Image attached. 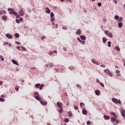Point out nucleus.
<instances>
[{"label": "nucleus", "mask_w": 125, "mask_h": 125, "mask_svg": "<svg viewBox=\"0 0 125 125\" xmlns=\"http://www.w3.org/2000/svg\"><path fill=\"white\" fill-rule=\"evenodd\" d=\"M34 97L37 100H38V101H41V100H42V98L40 97V94H39V93L38 92L34 93Z\"/></svg>", "instance_id": "obj_1"}, {"label": "nucleus", "mask_w": 125, "mask_h": 125, "mask_svg": "<svg viewBox=\"0 0 125 125\" xmlns=\"http://www.w3.org/2000/svg\"><path fill=\"white\" fill-rule=\"evenodd\" d=\"M112 102L115 103V104H122V102H121V100H118L117 99L113 98L112 99Z\"/></svg>", "instance_id": "obj_2"}, {"label": "nucleus", "mask_w": 125, "mask_h": 125, "mask_svg": "<svg viewBox=\"0 0 125 125\" xmlns=\"http://www.w3.org/2000/svg\"><path fill=\"white\" fill-rule=\"evenodd\" d=\"M43 86H44V85L42 84L41 85V83H37L35 85V87H37V88H39L40 90H42V87H43Z\"/></svg>", "instance_id": "obj_3"}, {"label": "nucleus", "mask_w": 125, "mask_h": 125, "mask_svg": "<svg viewBox=\"0 0 125 125\" xmlns=\"http://www.w3.org/2000/svg\"><path fill=\"white\" fill-rule=\"evenodd\" d=\"M45 66L46 68H48V67L51 68L52 67H54V63L53 62H49L48 64H46Z\"/></svg>", "instance_id": "obj_4"}, {"label": "nucleus", "mask_w": 125, "mask_h": 125, "mask_svg": "<svg viewBox=\"0 0 125 125\" xmlns=\"http://www.w3.org/2000/svg\"><path fill=\"white\" fill-rule=\"evenodd\" d=\"M104 73H106V74H108L110 76V77H113V74L109 70V69H106L104 70Z\"/></svg>", "instance_id": "obj_5"}, {"label": "nucleus", "mask_w": 125, "mask_h": 125, "mask_svg": "<svg viewBox=\"0 0 125 125\" xmlns=\"http://www.w3.org/2000/svg\"><path fill=\"white\" fill-rule=\"evenodd\" d=\"M77 40L80 42L82 43V44H85V41L81 40L79 37L77 38Z\"/></svg>", "instance_id": "obj_6"}, {"label": "nucleus", "mask_w": 125, "mask_h": 125, "mask_svg": "<svg viewBox=\"0 0 125 125\" xmlns=\"http://www.w3.org/2000/svg\"><path fill=\"white\" fill-rule=\"evenodd\" d=\"M58 107L60 109H62V103L58 102L57 103Z\"/></svg>", "instance_id": "obj_7"}, {"label": "nucleus", "mask_w": 125, "mask_h": 125, "mask_svg": "<svg viewBox=\"0 0 125 125\" xmlns=\"http://www.w3.org/2000/svg\"><path fill=\"white\" fill-rule=\"evenodd\" d=\"M76 35H78V36L81 35V34H82V31L81 29H78L77 31L76 32Z\"/></svg>", "instance_id": "obj_8"}, {"label": "nucleus", "mask_w": 125, "mask_h": 125, "mask_svg": "<svg viewBox=\"0 0 125 125\" xmlns=\"http://www.w3.org/2000/svg\"><path fill=\"white\" fill-rule=\"evenodd\" d=\"M110 115H112V116H113V117L114 118H118V115L115 113V112H111Z\"/></svg>", "instance_id": "obj_9"}, {"label": "nucleus", "mask_w": 125, "mask_h": 125, "mask_svg": "<svg viewBox=\"0 0 125 125\" xmlns=\"http://www.w3.org/2000/svg\"><path fill=\"white\" fill-rule=\"evenodd\" d=\"M6 37H7L8 38V39H12V38H13L12 35H10L9 34H6Z\"/></svg>", "instance_id": "obj_10"}, {"label": "nucleus", "mask_w": 125, "mask_h": 125, "mask_svg": "<svg viewBox=\"0 0 125 125\" xmlns=\"http://www.w3.org/2000/svg\"><path fill=\"white\" fill-rule=\"evenodd\" d=\"M95 93L96 94V95H100L99 94H100L101 93V92H100V90H96L95 91Z\"/></svg>", "instance_id": "obj_11"}, {"label": "nucleus", "mask_w": 125, "mask_h": 125, "mask_svg": "<svg viewBox=\"0 0 125 125\" xmlns=\"http://www.w3.org/2000/svg\"><path fill=\"white\" fill-rule=\"evenodd\" d=\"M80 39L81 40H83V41H85V40L86 39V38L85 37V36H84L83 35H81L80 36Z\"/></svg>", "instance_id": "obj_12"}, {"label": "nucleus", "mask_w": 125, "mask_h": 125, "mask_svg": "<svg viewBox=\"0 0 125 125\" xmlns=\"http://www.w3.org/2000/svg\"><path fill=\"white\" fill-rule=\"evenodd\" d=\"M1 19L4 21H6V20H7V17H6V16H3L2 17Z\"/></svg>", "instance_id": "obj_13"}, {"label": "nucleus", "mask_w": 125, "mask_h": 125, "mask_svg": "<svg viewBox=\"0 0 125 125\" xmlns=\"http://www.w3.org/2000/svg\"><path fill=\"white\" fill-rule=\"evenodd\" d=\"M117 120V118L115 117H111V121L112 123H115V121Z\"/></svg>", "instance_id": "obj_14"}, {"label": "nucleus", "mask_w": 125, "mask_h": 125, "mask_svg": "<svg viewBox=\"0 0 125 125\" xmlns=\"http://www.w3.org/2000/svg\"><path fill=\"white\" fill-rule=\"evenodd\" d=\"M51 12V11H50L49 8H48V7L46 8V10H45L46 13H50Z\"/></svg>", "instance_id": "obj_15"}, {"label": "nucleus", "mask_w": 125, "mask_h": 125, "mask_svg": "<svg viewBox=\"0 0 125 125\" xmlns=\"http://www.w3.org/2000/svg\"><path fill=\"white\" fill-rule=\"evenodd\" d=\"M107 41H108V39H107L105 37L103 38V42L104 43H105L106 42H107Z\"/></svg>", "instance_id": "obj_16"}, {"label": "nucleus", "mask_w": 125, "mask_h": 125, "mask_svg": "<svg viewBox=\"0 0 125 125\" xmlns=\"http://www.w3.org/2000/svg\"><path fill=\"white\" fill-rule=\"evenodd\" d=\"M40 102L41 104H42V105H46V104H47V102H46V101H42Z\"/></svg>", "instance_id": "obj_17"}, {"label": "nucleus", "mask_w": 125, "mask_h": 125, "mask_svg": "<svg viewBox=\"0 0 125 125\" xmlns=\"http://www.w3.org/2000/svg\"><path fill=\"white\" fill-rule=\"evenodd\" d=\"M104 120H109L110 119V116L107 115H104Z\"/></svg>", "instance_id": "obj_18"}, {"label": "nucleus", "mask_w": 125, "mask_h": 125, "mask_svg": "<svg viewBox=\"0 0 125 125\" xmlns=\"http://www.w3.org/2000/svg\"><path fill=\"white\" fill-rule=\"evenodd\" d=\"M21 16H23L24 15V11L22 10H21L20 12Z\"/></svg>", "instance_id": "obj_19"}, {"label": "nucleus", "mask_w": 125, "mask_h": 125, "mask_svg": "<svg viewBox=\"0 0 125 125\" xmlns=\"http://www.w3.org/2000/svg\"><path fill=\"white\" fill-rule=\"evenodd\" d=\"M82 113L83 115H86L87 114V111H86V110L83 109Z\"/></svg>", "instance_id": "obj_20"}, {"label": "nucleus", "mask_w": 125, "mask_h": 125, "mask_svg": "<svg viewBox=\"0 0 125 125\" xmlns=\"http://www.w3.org/2000/svg\"><path fill=\"white\" fill-rule=\"evenodd\" d=\"M118 26L119 27V28H122V27H123V23L122 22L118 23Z\"/></svg>", "instance_id": "obj_21"}, {"label": "nucleus", "mask_w": 125, "mask_h": 125, "mask_svg": "<svg viewBox=\"0 0 125 125\" xmlns=\"http://www.w3.org/2000/svg\"><path fill=\"white\" fill-rule=\"evenodd\" d=\"M121 114L123 116V117H125V110H122L121 111Z\"/></svg>", "instance_id": "obj_22"}, {"label": "nucleus", "mask_w": 125, "mask_h": 125, "mask_svg": "<svg viewBox=\"0 0 125 125\" xmlns=\"http://www.w3.org/2000/svg\"><path fill=\"white\" fill-rule=\"evenodd\" d=\"M107 36L109 37V38H113V35H112V33L110 32L108 33L107 34Z\"/></svg>", "instance_id": "obj_23"}, {"label": "nucleus", "mask_w": 125, "mask_h": 125, "mask_svg": "<svg viewBox=\"0 0 125 125\" xmlns=\"http://www.w3.org/2000/svg\"><path fill=\"white\" fill-rule=\"evenodd\" d=\"M12 62L15 65H17V64H18V62H17V61H16L14 60H12Z\"/></svg>", "instance_id": "obj_24"}, {"label": "nucleus", "mask_w": 125, "mask_h": 125, "mask_svg": "<svg viewBox=\"0 0 125 125\" xmlns=\"http://www.w3.org/2000/svg\"><path fill=\"white\" fill-rule=\"evenodd\" d=\"M115 49L116 50H118V51H121V49H120V47L119 46H116L115 47Z\"/></svg>", "instance_id": "obj_25"}, {"label": "nucleus", "mask_w": 125, "mask_h": 125, "mask_svg": "<svg viewBox=\"0 0 125 125\" xmlns=\"http://www.w3.org/2000/svg\"><path fill=\"white\" fill-rule=\"evenodd\" d=\"M68 115L70 117H72V116H73V113H72V112L71 111H68Z\"/></svg>", "instance_id": "obj_26"}, {"label": "nucleus", "mask_w": 125, "mask_h": 125, "mask_svg": "<svg viewBox=\"0 0 125 125\" xmlns=\"http://www.w3.org/2000/svg\"><path fill=\"white\" fill-rule=\"evenodd\" d=\"M14 36L15 37V38H19L20 35H19V34L16 33L15 34Z\"/></svg>", "instance_id": "obj_27"}, {"label": "nucleus", "mask_w": 125, "mask_h": 125, "mask_svg": "<svg viewBox=\"0 0 125 125\" xmlns=\"http://www.w3.org/2000/svg\"><path fill=\"white\" fill-rule=\"evenodd\" d=\"M59 112L60 113V114H62V113H63V108H60Z\"/></svg>", "instance_id": "obj_28"}, {"label": "nucleus", "mask_w": 125, "mask_h": 125, "mask_svg": "<svg viewBox=\"0 0 125 125\" xmlns=\"http://www.w3.org/2000/svg\"><path fill=\"white\" fill-rule=\"evenodd\" d=\"M77 87H79L80 89H82V85H80V84H76Z\"/></svg>", "instance_id": "obj_29"}, {"label": "nucleus", "mask_w": 125, "mask_h": 125, "mask_svg": "<svg viewBox=\"0 0 125 125\" xmlns=\"http://www.w3.org/2000/svg\"><path fill=\"white\" fill-rule=\"evenodd\" d=\"M53 53H54L53 51H50L48 52L49 55H53Z\"/></svg>", "instance_id": "obj_30"}, {"label": "nucleus", "mask_w": 125, "mask_h": 125, "mask_svg": "<svg viewBox=\"0 0 125 125\" xmlns=\"http://www.w3.org/2000/svg\"><path fill=\"white\" fill-rule=\"evenodd\" d=\"M115 19H116V20H119V16H117L116 15L114 17Z\"/></svg>", "instance_id": "obj_31"}, {"label": "nucleus", "mask_w": 125, "mask_h": 125, "mask_svg": "<svg viewBox=\"0 0 125 125\" xmlns=\"http://www.w3.org/2000/svg\"><path fill=\"white\" fill-rule=\"evenodd\" d=\"M8 11H14V9H12L11 8H9L8 9Z\"/></svg>", "instance_id": "obj_32"}, {"label": "nucleus", "mask_w": 125, "mask_h": 125, "mask_svg": "<svg viewBox=\"0 0 125 125\" xmlns=\"http://www.w3.org/2000/svg\"><path fill=\"white\" fill-rule=\"evenodd\" d=\"M108 32L109 31L108 30H105L104 31V34H105V35H108V34H109Z\"/></svg>", "instance_id": "obj_33"}, {"label": "nucleus", "mask_w": 125, "mask_h": 125, "mask_svg": "<svg viewBox=\"0 0 125 125\" xmlns=\"http://www.w3.org/2000/svg\"><path fill=\"white\" fill-rule=\"evenodd\" d=\"M51 22H54V21H55V19L54 18H52L51 19Z\"/></svg>", "instance_id": "obj_34"}, {"label": "nucleus", "mask_w": 125, "mask_h": 125, "mask_svg": "<svg viewBox=\"0 0 125 125\" xmlns=\"http://www.w3.org/2000/svg\"><path fill=\"white\" fill-rule=\"evenodd\" d=\"M122 21H123V18L120 17V19H119L118 21L119 22H122Z\"/></svg>", "instance_id": "obj_35"}, {"label": "nucleus", "mask_w": 125, "mask_h": 125, "mask_svg": "<svg viewBox=\"0 0 125 125\" xmlns=\"http://www.w3.org/2000/svg\"><path fill=\"white\" fill-rule=\"evenodd\" d=\"M21 48H22V50L23 51H26V50H27V49H26V48H25V47H22Z\"/></svg>", "instance_id": "obj_36"}, {"label": "nucleus", "mask_w": 125, "mask_h": 125, "mask_svg": "<svg viewBox=\"0 0 125 125\" xmlns=\"http://www.w3.org/2000/svg\"><path fill=\"white\" fill-rule=\"evenodd\" d=\"M16 22L17 23H18V24H19V23H20V21L19 20H18V19H16Z\"/></svg>", "instance_id": "obj_37"}, {"label": "nucleus", "mask_w": 125, "mask_h": 125, "mask_svg": "<svg viewBox=\"0 0 125 125\" xmlns=\"http://www.w3.org/2000/svg\"><path fill=\"white\" fill-rule=\"evenodd\" d=\"M0 101L1 102H4V99H2V98H0Z\"/></svg>", "instance_id": "obj_38"}, {"label": "nucleus", "mask_w": 125, "mask_h": 125, "mask_svg": "<svg viewBox=\"0 0 125 125\" xmlns=\"http://www.w3.org/2000/svg\"><path fill=\"white\" fill-rule=\"evenodd\" d=\"M14 15H17V13L16 12L13 11L12 13Z\"/></svg>", "instance_id": "obj_39"}, {"label": "nucleus", "mask_w": 125, "mask_h": 125, "mask_svg": "<svg viewBox=\"0 0 125 125\" xmlns=\"http://www.w3.org/2000/svg\"><path fill=\"white\" fill-rule=\"evenodd\" d=\"M65 123H68L69 122V119L66 118L65 120Z\"/></svg>", "instance_id": "obj_40"}, {"label": "nucleus", "mask_w": 125, "mask_h": 125, "mask_svg": "<svg viewBox=\"0 0 125 125\" xmlns=\"http://www.w3.org/2000/svg\"><path fill=\"white\" fill-rule=\"evenodd\" d=\"M53 16H54V14H53V12H51L50 17H53Z\"/></svg>", "instance_id": "obj_41"}, {"label": "nucleus", "mask_w": 125, "mask_h": 125, "mask_svg": "<svg viewBox=\"0 0 125 125\" xmlns=\"http://www.w3.org/2000/svg\"><path fill=\"white\" fill-rule=\"evenodd\" d=\"M100 62L97 61V62H96V65H100Z\"/></svg>", "instance_id": "obj_42"}, {"label": "nucleus", "mask_w": 125, "mask_h": 125, "mask_svg": "<svg viewBox=\"0 0 125 125\" xmlns=\"http://www.w3.org/2000/svg\"><path fill=\"white\" fill-rule=\"evenodd\" d=\"M15 90H16L17 91H18L19 90V88L17 86H16L15 87Z\"/></svg>", "instance_id": "obj_43"}, {"label": "nucleus", "mask_w": 125, "mask_h": 125, "mask_svg": "<svg viewBox=\"0 0 125 125\" xmlns=\"http://www.w3.org/2000/svg\"><path fill=\"white\" fill-rule=\"evenodd\" d=\"M21 22H23V18H20L19 20Z\"/></svg>", "instance_id": "obj_44"}, {"label": "nucleus", "mask_w": 125, "mask_h": 125, "mask_svg": "<svg viewBox=\"0 0 125 125\" xmlns=\"http://www.w3.org/2000/svg\"><path fill=\"white\" fill-rule=\"evenodd\" d=\"M98 6H101V5H102V4H101V2H98Z\"/></svg>", "instance_id": "obj_45"}, {"label": "nucleus", "mask_w": 125, "mask_h": 125, "mask_svg": "<svg viewBox=\"0 0 125 125\" xmlns=\"http://www.w3.org/2000/svg\"><path fill=\"white\" fill-rule=\"evenodd\" d=\"M42 40V41H43V40H44V39H45V36H42L41 37Z\"/></svg>", "instance_id": "obj_46"}, {"label": "nucleus", "mask_w": 125, "mask_h": 125, "mask_svg": "<svg viewBox=\"0 0 125 125\" xmlns=\"http://www.w3.org/2000/svg\"><path fill=\"white\" fill-rule=\"evenodd\" d=\"M100 83L101 86H103V87H104V84H103V83Z\"/></svg>", "instance_id": "obj_47"}, {"label": "nucleus", "mask_w": 125, "mask_h": 125, "mask_svg": "<svg viewBox=\"0 0 125 125\" xmlns=\"http://www.w3.org/2000/svg\"><path fill=\"white\" fill-rule=\"evenodd\" d=\"M83 105H84V104H83V103H80V106H81V107H83Z\"/></svg>", "instance_id": "obj_48"}, {"label": "nucleus", "mask_w": 125, "mask_h": 125, "mask_svg": "<svg viewBox=\"0 0 125 125\" xmlns=\"http://www.w3.org/2000/svg\"><path fill=\"white\" fill-rule=\"evenodd\" d=\"M62 29L63 30H67V27H62Z\"/></svg>", "instance_id": "obj_49"}, {"label": "nucleus", "mask_w": 125, "mask_h": 125, "mask_svg": "<svg viewBox=\"0 0 125 125\" xmlns=\"http://www.w3.org/2000/svg\"><path fill=\"white\" fill-rule=\"evenodd\" d=\"M115 123H116V124H119L120 123V121L116 120Z\"/></svg>", "instance_id": "obj_50"}, {"label": "nucleus", "mask_w": 125, "mask_h": 125, "mask_svg": "<svg viewBox=\"0 0 125 125\" xmlns=\"http://www.w3.org/2000/svg\"><path fill=\"white\" fill-rule=\"evenodd\" d=\"M92 63H93L94 64H96V62L94 61V60H92Z\"/></svg>", "instance_id": "obj_51"}, {"label": "nucleus", "mask_w": 125, "mask_h": 125, "mask_svg": "<svg viewBox=\"0 0 125 125\" xmlns=\"http://www.w3.org/2000/svg\"><path fill=\"white\" fill-rule=\"evenodd\" d=\"M16 43H17V44H21V43L19 42H16Z\"/></svg>", "instance_id": "obj_52"}, {"label": "nucleus", "mask_w": 125, "mask_h": 125, "mask_svg": "<svg viewBox=\"0 0 125 125\" xmlns=\"http://www.w3.org/2000/svg\"><path fill=\"white\" fill-rule=\"evenodd\" d=\"M63 50H64V51H67V49L66 48V47H64L63 48Z\"/></svg>", "instance_id": "obj_53"}, {"label": "nucleus", "mask_w": 125, "mask_h": 125, "mask_svg": "<svg viewBox=\"0 0 125 125\" xmlns=\"http://www.w3.org/2000/svg\"><path fill=\"white\" fill-rule=\"evenodd\" d=\"M2 83H3V82H2L1 81H0V85H2Z\"/></svg>", "instance_id": "obj_54"}, {"label": "nucleus", "mask_w": 125, "mask_h": 125, "mask_svg": "<svg viewBox=\"0 0 125 125\" xmlns=\"http://www.w3.org/2000/svg\"><path fill=\"white\" fill-rule=\"evenodd\" d=\"M116 73H117V74H119V73H120V70H116Z\"/></svg>", "instance_id": "obj_55"}, {"label": "nucleus", "mask_w": 125, "mask_h": 125, "mask_svg": "<svg viewBox=\"0 0 125 125\" xmlns=\"http://www.w3.org/2000/svg\"><path fill=\"white\" fill-rule=\"evenodd\" d=\"M74 109H75V110H78V106H74Z\"/></svg>", "instance_id": "obj_56"}, {"label": "nucleus", "mask_w": 125, "mask_h": 125, "mask_svg": "<svg viewBox=\"0 0 125 125\" xmlns=\"http://www.w3.org/2000/svg\"><path fill=\"white\" fill-rule=\"evenodd\" d=\"M114 2H115L116 4L118 3V1L117 0H113Z\"/></svg>", "instance_id": "obj_57"}, {"label": "nucleus", "mask_w": 125, "mask_h": 125, "mask_svg": "<svg viewBox=\"0 0 125 125\" xmlns=\"http://www.w3.org/2000/svg\"><path fill=\"white\" fill-rule=\"evenodd\" d=\"M17 49H18V50H21V49H20V46H17Z\"/></svg>", "instance_id": "obj_58"}, {"label": "nucleus", "mask_w": 125, "mask_h": 125, "mask_svg": "<svg viewBox=\"0 0 125 125\" xmlns=\"http://www.w3.org/2000/svg\"><path fill=\"white\" fill-rule=\"evenodd\" d=\"M16 16L17 18H19V17H20V15H18V14L17 15H16Z\"/></svg>", "instance_id": "obj_59"}, {"label": "nucleus", "mask_w": 125, "mask_h": 125, "mask_svg": "<svg viewBox=\"0 0 125 125\" xmlns=\"http://www.w3.org/2000/svg\"><path fill=\"white\" fill-rule=\"evenodd\" d=\"M30 69H31V70H35V69H37V68H36V67H31Z\"/></svg>", "instance_id": "obj_60"}, {"label": "nucleus", "mask_w": 125, "mask_h": 125, "mask_svg": "<svg viewBox=\"0 0 125 125\" xmlns=\"http://www.w3.org/2000/svg\"><path fill=\"white\" fill-rule=\"evenodd\" d=\"M90 124V122H89V121L87 122V125H89Z\"/></svg>", "instance_id": "obj_61"}, {"label": "nucleus", "mask_w": 125, "mask_h": 125, "mask_svg": "<svg viewBox=\"0 0 125 125\" xmlns=\"http://www.w3.org/2000/svg\"><path fill=\"white\" fill-rule=\"evenodd\" d=\"M8 43V42H4V45H6V44H7Z\"/></svg>", "instance_id": "obj_62"}, {"label": "nucleus", "mask_w": 125, "mask_h": 125, "mask_svg": "<svg viewBox=\"0 0 125 125\" xmlns=\"http://www.w3.org/2000/svg\"><path fill=\"white\" fill-rule=\"evenodd\" d=\"M101 67H103V68H105L106 67V66L105 65H101Z\"/></svg>", "instance_id": "obj_63"}, {"label": "nucleus", "mask_w": 125, "mask_h": 125, "mask_svg": "<svg viewBox=\"0 0 125 125\" xmlns=\"http://www.w3.org/2000/svg\"><path fill=\"white\" fill-rule=\"evenodd\" d=\"M1 97H5V95H1Z\"/></svg>", "instance_id": "obj_64"}]
</instances>
